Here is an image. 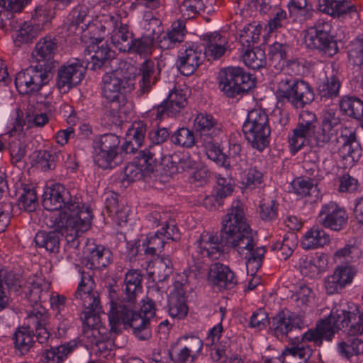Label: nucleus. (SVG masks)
Returning <instances> with one entry per match:
<instances>
[{
  "instance_id": "38",
  "label": "nucleus",
  "mask_w": 363,
  "mask_h": 363,
  "mask_svg": "<svg viewBox=\"0 0 363 363\" xmlns=\"http://www.w3.org/2000/svg\"><path fill=\"white\" fill-rule=\"evenodd\" d=\"M177 289L171 293L169 299V313L173 318H182L187 314L188 308L186 305L185 291L182 288Z\"/></svg>"
},
{
  "instance_id": "2",
  "label": "nucleus",
  "mask_w": 363,
  "mask_h": 363,
  "mask_svg": "<svg viewBox=\"0 0 363 363\" xmlns=\"http://www.w3.org/2000/svg\"><path fill=\"white\" fill-rule=\"evenodd\" d=\"M134 89V84L121 69L106 72L101 79V96L111 104L110 113L116 118L115 123H121L131 113L133 106L127 95Z\"/></svg>"
},
{
  "instance_id": "43",
  "label": "nucleus",
  "mask_w": 363,
  "mask_h": 363,
  "mask_svg": "<svg viewBox=\"0 0 363 363\" xmlns=\"http://www.w3.org/2000/svg\"><path fill=\"white\" fill-rule=\"evenodd\" d=\"M340 108L344 114L353 118L360 119L363 116V101L357 97H342Z\"/></svg>"
},
{
  "instance_id": "1",
  "label": "nucleus",
  "mask_w": 363,
  "mask_h": 363,
  "mask_svg": "<svg viewBox=\"0 0 363 363\" xmlns=\"http://www.w3.org/2000/svg\"><path fill=\"white\" fill-rule=\"evenodd\" d=\"M43 207L52 213L46 224L65 234L66 250L79 255V234L91 226L92 212L89 207L79 202L69 191L59 183L47 186L43 194Z\"/></svg>"
},
{
  "instance_id": "61",
  "label": "nucleus",
  "mask_w": 363,
  "mask_h": 363,
  "mask_svg": "<svg viewBox=\"0 0 363 363\" xmlns=\"http://www.w3.org/2000/svg\"><path fill=\"white\" fill-rule=\"evenodd\" d=\"M265 250L263 247H257L255 251L247 257H243L246 259V267L248 272L255 274L262 265V258Z\"/></svg>"
},
{
  "instance_id": "60",
  "label": "nucleus",
  "mask_w": 363,
  "mask_h": 363,
  "mask_svg": "<svg viewBox=\"0 0 363 363\" xmlns=\"http://www.w3.org/2000/svg\"><path fill=\"white\" fill-rule=\"evenodd\" d=\"M292 191L296 195L304 197L310 194L314 188L313 182L309 178L298 177L291 183Z\"/></svg>"
},
{
  "instance_id": "62",
  "label": "nucleus",
  "mask_w": 363,
  "mask_h": 363,
  "mask_svg": "<svg viewBox=\"0 0 363 363\" xmlns=\"http://www.w3.org/2000/svg\"><path fill=\"white\" fill-rule=\"evenodd\" d=\"M204 147L209 159L223 166L225 165L227 157L222 152L219 145L214 143L212 140H209L205 143Z\"/></svg>"
},
{
  "instance_id": "34",
  "label": "nucleus",
  "mask_w": 363,
  "mask_h": 363,
  "mask_svg": "<svg viewBox=\"0 0 363 363\" xmlns=\"http://www.w3.org/2000/svg\"><path fill=\"white\" fill-rule=\"evenodd\" d=\"M194 128L201 135L225 134L221 124L218 123L211 115L203 113H199L194 118Z\"/></svg>"
},
{
  "instance_id": "22",
  "label": "nucleus",
  "mask_w": 363,
  "mask_h": 363,
  "mask_svg": "<svg viewBox=\"0 0 363 363\" xmlns=\"http://www.w3.org/2000/svg\"><path fill=\"white\" fill-rule=\"evenodd\" d=\"M267 123L268 117L265 113L262 110H252L242 125L243 133L250 136H269L271 132Z\"/></svg>"
},
{
  "instance_id": "11",
  "label": "nucleus",
  "mask_w": 363,
  "mask_h": 363,
  "mask_svg": "<svg viewBox=\"0 0 363 363\" xmlns=\"http://www.w3.org/2000/svg\"><path fill=\"white\" fill-rule=\"evenodd\" d=\"M85 73L86 68L80 60L68 61L57 70L56 86L60 91L67 92L82 82Z\"/></svg>"
},
{
  "instance_id": "8",
  "label": "nucleus",
  "mask_w": 363,
  "mask_h": 363,
  "mask_svg": "<svg viewBox=\"0 0 363 363\" xmlns=\"http://www.w3.org/2000/svg\"><path fill=\"white\" fill-rule=\"evenodd\" d=\"M196 250L192 254V257L198 262L195 263L196 267L200 271L203 268L201 259H218L223 255L225 245V237L220 234L203 231L197 240Z\"/></svg>"
},
{
  "instance_id": "7",
  "label": "nucleus",
  "mask_w": 363,
  "mask_h": 363,
  "mask_svg": "<svg viewBox=\"0 0 363 363\" xmlns=\"http://www.w3.org/2000/svg\"><path fill=\"white\" fill-rule=\"evenodd\" d=\"M252 76L238 67H228L218 74V88L228 97H234L254 86Z\"/></svg>"
},
{
  "instance_id": "14",
  "label": "nucleus",
  "mask_w": 363,
  "mask_h": 363,
  "mask_svg": "<svg viewBox=\"0 0 363 363\" xmlns=\"http://www.w3.org/2000/svg\"><path fill=\"white\" fill-rule=\"evenodd\" d=\"M269 329L279 340H284L288 334L295 329H300L303 325L301 316L296 314L279 312L269 321Z\"/></svg>"
},
{
  "instance_id": "44",
  "label": "nucleus",
  "mask_w": 363,
  "mask_h": 363,
  "mask_svg": "<svg viewBox=\"0 0 363 363\" xmlns=\"http://www.w3.org/2000/svg\"><path fill=\"white\" fill-rule=\"evenodd\" d=\"M338 351L347 359L353 355L363 354V340L358 337L347 336L345 340L338 344Z\"/></svg>"
},
{
  "instance_id": "64",
  "label": "nucleus",
  "mask_w": 363,
  "mask_h": 363,
  "mask_svg": "<svg viewBox=\"0 0 363 363\" xmlns=\"http://www.w3.org/2000/svg\"><path fill=\"white\" fill-rule=\"evenodd\" d=\"M259 215L264 220H272L277 216L278 203L276 201L272 200L263 202L260 204Z\"/></svg>"
},
{
  "instance_id": "21",
  "label": "nucleus",
  "mask_w": 363,
  "mask_h": 363,
  "mask_svg": "<svg viewBox=\"0 0 363 363\" xmlns=\"http://www.w3.org/2000/svg\"><path fill=\"white\" fill-rule=\"evenodd\" d=\"M95 284L89 273L82 272L81 273V281L79 283L77 290L74 293L77 300L82 301L84 308H98L100 304L99 295L94 290Z\"/></svg>"
},
{
  "instance_id": "54",
  "label": "nucleus",
  "mask_w": 363,
  "mask_h": 363,
  "mask_svg": "<svg viewBox=\"0 0 363 363\" xmlns=\"http://www.w3.org/2000/svg\"><path fill=\"white\" fill-rule=\"evenodd\" d=\"M203 9L201 0H184L179 7V11L184 19L196 17Z\"/></svg>"
},
{
  "instance_id": "37",
  "label": "nucleus",
  "mask_w": 363,
  "mask_h": 363,
  "mask_svg": "<svg viewBox=\"0 0 363 363\" xmlns=\"http://www.w3.org/2000/svg\"><path fill=\"white\" fill-rule=\"evenodd\" d=\"M149 275L154 281H163L172 273V259L167 256L159 257L149 265Z\"/></svg>"
},
{
  "instance_id": "13",
  "label": "nucleus",
  "mask_w": 363,
  "mask_h": 363,
  "mask_svg": "<svg viewBox=\"0 0 363 363\" xmlns=\"http://www.w3.org/2000/svg\"><path fill=\"white\" fill-rule=\"evenodd\" d=\"M119 143L117 139L111 143L108 140V138H101L95 148L94 163L104 169L116 167L120 162Z\"/></svg>"
},
{
  "instance_id": "28",
  "label": "nucleus",
  "mask_w": 363,
  "mask_h": 363,
  "mask_svg": "<svg viewBox=\"0 0 363 363\" xmlns=\"http://www.w3.org/2000/svg\"><path fill=\"white\" fill-rule=\"evenodd\" d=\"M318 8L332 16H340L347 13L352 17L358 16L356 6L347 0H318Z\"/></svg>"
},
{
  "instance_id": "19",
  "label": "nucleus",
  "mask_w": 363,
  "mask_h": 363,
  "mask_svg": "<svg viewBox=\"0 0 363 363\" xmlns=\"http://www.w3.org/2000/svg\"><path fill=\"white\" fill-rule=\"evenodd\" d=\"M304 39L308 48L319 50L328 56H333L337 52L335 41L326 31L311 28L307 30Z\"/></svg>"
},
{
  "instance_id": "52",
  "label": "nucleus",
  "mask_w": 363,
  "mask_h": 363,
  "mask_svg": "<svg viewBox=\"0 0 363 363\" xmlns=\"http://www.w3.org/2000/svg\"><path fill=\"white\" fill-rule=\"evenodd\" d=\"M101 308V304H99L98 308H96V310L94 308H84L80 317L83 328H99L104 327L101 324L99 315Z\"/></svg>"
},
{
  "instance_id": "32",
  "label": "nucleus",
  "mask_w": 363,
  "mask_h": 363,
  "mask_svg": "<svg viewBox=\"0 0 363 363\" xmlns=\"http://www.w3.org/2000/svg\"><path fill=\"white\" fill-rule=\"evenodd\" d=\"M86 51L89 55H91L90 62L94 69L101 68L104 62L113 56V52L101 39L96 38L92 40Z\"/></svg>"
},
{
  "instance_id": "59",
  "label": "nucleus",
  "mask_w": 363,
  "mask_h": 363,
  "mask_svg": "<svg viewBox=\"0 0 363 363\" xmlns=\"http://www.w3.org/2000/svg\"><path fill=\"white\" fill-rule=\"evenodd\" d=\"M52 17L53 11L50 7H48L47 6L37 7L33 15L34 24L40 30L50 21Z\"/></svg>"
},
{
  "instance_id": "20",
  "label": "nucleus",
  "mask_w": 363,
  "mask_h": 363,
  "mask_svg": "<svg viewBox=\"0 0 363 363\" xmlns=\"http://www.w3.org/2000/svg\"><path fill=\"white\" fill-rule=\"evenodd\" d=\"M204 53L202 48L196 43H186L179 50V68L184 75L192 74L200 65Z\"/></svg>"
},
{
  "instance_id": "17",
  "label": "nucleus",
  "mask_w": 363,
  "mask_h": 363,
  "mask_svg": "<svg viewBox=\"0 0 363 363\" xmlns=\"http://www.w3.org/2000/svg\"><path fill=\"white\" fill-rule=\"evenodd\" d=\"M207 280L219 290L231 289L238 284L235 274L228 266L220 262H215L210 265Z\"/></svg>"
},
{
  "instance_id": "40",
  "label": "nucleus",
  "mask_w": 363,
  "mask_h": 363,
  "mask_svg": "<svg viewBox=\"0 0 363 363\" xmlns=\"http://www.w3.org/2000/svg\"><path fill=\"white\" fill-rule=\"evenodd\" d=\"M139 77L140 91L147 93L157 81L155 63L152 60H146L142 64Z\"/></svg>"
},
{
  "instance_id": "16",
  "label": "nucleus",
  "mask_w": 363,
  "mask_h": 363,
  "mask_svg": "<svg viewBox=\"0 0 363 363\" xmlns=\"http://www.w3.org/2000/svg\"><path fill=\"white\" fill-rule=\"evenodd\" d=\"M141 154L142 158L138 162L129 163L124 168V179L138 181L154 172L157 164L156 160L153 158L154 154L150 151H143Z\"/></svg>"
},
{
  "instance_id": "58",
  "label": "nucleus",
  "mask_w": 363,
  "mask_h": 363,
  "mask_svg": "<svg viewBox=\"0 0 363 363\" xmlns=\"http://www.w3.org/2000/svg\"><path fill=\"white\" fill-rule=\"evenodd\" d=\"M154 45V36L143 35L140 38L133 40L130 52L140 55H150Z\"/></svg>"
},
{
  "instance_id": "9",
  "label": "nucleus",
  "mask_w": 363,
  "mask_h": 363,
  "mask_svg": "<svg viewBox=\"0 0 363 363\" xmlns=\"http://www.w3.org/2000/svg\"><path fill=\"white\" fill-rule=\"evenodd\" d=\"M4 272L6 274L4 276V283L10 290L24 294L31 306L37 304L40 301L43 290L40 278L30 277L26 281L13 272H8L6 269Z\"/></svg>"
},
{
  "instance_id": "5",
  "label": "nucleus",
  "mask_w": 363,
  "mask_h": 363,
  "mask_svg": "<svg viewBox=\"0 0 363 363\" xmlns=\"http://www.w3.org/2000/svg\"><path fill=\"white\" fill-rule=\"evenodd\" d=\"M143 275L138 270L131 269L126 272L124 278L123 291L124 296H120L118 286L108 287V299L111 309L108 315L126 308L128 312L136 304V296L142 291Z\"/></svg>"
},
{
  "instance_id": "63",
  "label": "nucleus",
  "mask_w": 363,
  "mask_h": 363,
  "mask_svg": "<svg viewBox=\"0 0 363 363\" xmlns=\"http://www.w3.org/2000/svg\"><path fill=\"white\" fill-rule=\"evenodd\" d=\"M165 244L164 238L160 235L159 231H157L154 235L147 238V247L145 253L151 255L160 252L164 248Z\"/></svg>"
},
{
  "instance_id": "56",
  "label": "nucleus",
  "mask_w": 363,
  "mask_h": 363,
  "mask_svg": "<svg viewBox=\"0 0 363 363\" xmlns=\"http://www.w3.org/2000/svg\"><path fill=\"white\" fill-rule=\"evenodd\" d=\"M26 144L21 140L20 138H15L9 143V151L11 155V162L18 167L22 162L26 154Z\"/></svg>"
},
{
  "instance_id": "10",
  "label": "nucleus",
  "mask_w": 363,
  "mask_h": 363,
  "mask_svg": "<svg viewBox=\"0 0 363 363\" xmlns=\"http://www.w3.org/2000/svg\"><path fill=\"white\" fill-rule=\"evenodd\" d=\"M50 78V72L45 69L31 66L17 74L15 85L19 94H29L39 91Z\"/></svg>"
},
{
  "instance_id": "45",
  "label": "nucleus",
  "mask_w": 363,
  "mask_h": 363,
  "mask_svg": "<svg viewBox=\"0 0 363 363\" xmlns=\"http://www.w3.org/2000/svg\"><path fill=\"white\" fill-rule=\"evenodd\" d=\"M33 335L29 325L18 328L13 334L15 347L22 354L27 353L34 345Z\"/></svg>"
},
{
  "instance_id": "35",
  "label": "nucleus",
  "mask_w": 363,
  "mask_h": 363,
  "mask_svg": "<svg viewBox=\"0 0 363 363\" xmlns=\"http://www.w3.org/2000/svg\"><path fill=\"white\" fill-rule=\"evenodd\" d=\"M77 347L78 342L76 340H70L57 347L45 350L42 354V360L44 363H62Z\"/></svg>"
},
{
  "instance_id": "36",
  "label": "nucleus",
  "mask_w": 363,
  "mask_h": 363,
  "mask_svg": "<svg viewBox=\"0 0 363 363\" xmlns=\"http://www.w3.org/2000/svg\"><path fill=\"white\" fill-rule=\"evenodd\" d=\"M330 235L318 226H313L306 233L301 240L303 249H315L323 247L330 242Z\"/></svg>"
},
{
  "instance_id": "26",
  "label": "nucleus",
  "mask_w": 363,
  "mask_h": 363,
  "mask_svg": "<svg viewBox=\"0 0 363 363\" xmlns=\"http://www.w3.org/2000/svg\"><path fill=\"white\" fill-rule=\"evenodd\" d=\"M49 315L44 308L40 311L33 308L28 315L27 323L32 333L35 330L37 340L40 343H45L50 337L47 327Z\"/></svg>"
},
{
  "instance_id": "57",
  "label": "nucleus",
  "mask_w": 363,
  "mask_h": 363,
  "mask_svg": "<svg viewBox=\"0 0 363 363\" xmlns=\"http://www.w3.org/2000/svg\"><path fill=\"white\" fill-rule=\"evenodd\" d=\"M196 162L194 161L189 156H184L182 158L179 159L177 157H171V162L169 166L167 165L169 173L174 174L181 173L191 169H194L196 165Z\"/></svg>"
},
{
  "instance_id": "3",
  "label": "nucleus",
  "mask_w": 363,
  "mask_h": 363,
  "mask_svg": "<svg viewBox=\"0 0 363 363\" xmlns=\"http://www.w3.org/2000/svg\"><path fill=\"white\" fill-rule=\"evenodd\" d=\"M156 302L147 297L143 300L139 312L135 311V304L130 312L126 308L108 315L111 330L120 333L121 325L130 326L133 335L140 340H147L152 337L151 321L155 316Z\"/></svg>"
},
{
  "instance_id": "39",
  "label": "nucleus",
  "mask_w": 363,
  "mask_h": 363,
  "mask_svg": "<svg viewBox=\"0 0 363 363\" xmlns=\"http://www.w3.org/2000/svg\"><path fill=\"white\" fill-rule=\"evenodd\" d=\"M109 325H111L109 323ZM111 327V325H110ZM111 332L117 334L110 328V330L105 327L99 328H83L82 335V341L86 347H92L98 345L99 343L105 342L111 338Z\"/></svg>"
},
{
  "instance_id": "31",
  "label": "nucleus",
  "mask_w": 363,
  "mask_h": 363,
  "mask_svg": "<svg viewBox=\"0 0 363 363\" xmlns=\"http://www.w3.org/2000/svg\"><path fill=\"white\" fill-rule=\"evenodd\" d=\"M186 104V95L182 89H175L168 96L165 105L157 108V118L160 119L165 112L168 116L179 113Z\"/></svg>"
},
{
  "instance_id": "50",
  "label": "nucleus",
  "mask_w": 363,
  "mask_h": 363,
  "mask_svg": "<svg viewBox=\"0 0 363 363\" xmlns=\"http://www.w3.org/2000/svg\"><path fill=\"white\" fill-rule=\"evenodd\" d=\"M40 30L35 24L24 23L16 31L14 36L15 44L17 46H20L22 43H27L31 41L38 35Z\"/></svg>"
},
{
  "instance_id": "42",
  "label": "nucleus",
  "mask_w": 363,
  "mask_h": 363,
  "mask_svg": "<svg viewBox=\"0 0 363 363\" xmlns=\"http://www.w3.org/2000/svg\"><path fill=\"white\" fill-rule=\"evenodd\" d=\"M35 245L45 248L50 253H57L60 249V238L55 231H39L35 237Z\"/></svg>"
},
{
  "instance_id": "53",
  "label": "nucleus",
  "mask_w": 363,
  "mask_h": 363,
  "mask_svg": "<svg viewBox=\"0 0 363 363\" xmlns=\"http://www.w3.org/2000/svg\"><path fill=\"white\" fill-rule=\"evenodd\" d=\"M340 88L339 79L336 77L332 76L319 84L318 92L322 98L330 99L338 95Z\"/></svg>"
},
{
  "instance_id": "49",
  "label": "nucleus",
  "mask_w": 363,
  "mask_h": 363,
  "mask_svg": "<svg viewBox=\"0 0 363 363\" xmlns=\"http://www.w3.org/2000/svg\"><path fill=\"white\" fill-rule=\"evenodd\" d=\"M243 61L247 67L253 69H259L265 65V53L263 50L259 48L246 50L243 55Z\"/></svg>"
},
{
  "instance_id": "27",
  "label": "nucleus",
  "mask_w": 363,
  "mask_h": 363,
  "mask_svg": "<svg viewBox=\"0 0 363 363\" xmlns=\"http://www.w3.org/2000/svg\"><path fill=\"white\" fill-rule=\"evenodd\" d=\"M203 40L206 42L204 55L212 60L219 59L229 49L228 38L219 33L206 34Z\"/></svg>"
},
{
  "instance_id": "48",
  "label": "nucleus",
  "mask_w": 363,
  "mask_h": 363,
  "mask_svg": "<svg viewBox=\"0 0 363 363\" xmlns=\"http://www.w3.org/2000/svg\"><path fill=\"white\" fill-rule=\"evenodd\" d=\"M112 43L121 52H130L133 43L132 33L126 26H121L111 38Z\"/></svg>"
},
{
  "instance_id": "6",
  "label": "nucleus",
  "mask_w": 363,
  "mask_h": 363,
  "mask_svg": "<svg viewBox=\"0 0 363 363\" xmlns=\"http://www.w3.org/2000/svg\"><path fill=\"white\" fill-rule=\"evenodd\" d=\"M277 96L285 99L295 108H303L314 99V94L309 84L303 81L292 77L281 79L276 90Z\"/></svg>"
},
{
  "instance_id": "55",
  "label": "nucleus",
  "mask_w": 363,
  "mask_h": 363,
  "mask_svg": "<svg viewBox=\"0 0 363 363\" xmlns=\"http://www.w3.org/2000/svg\"><path fill=\"white\" fill-rule=\"evenodd\" d=\"M38 205L36 193L34 189H23L18 200V206L20 209L28 212H33Z\"/></svg>"
},
{
  "instance_id": "47",
  "label": "nucleus",
  "mask_w": 363,
  "mask_h": 363,
  "mask_svg": "<svg viewBox=\"0 0 363 363\" xmlns=\"http://www.w3.org/2000/svg\"><path fill=\"white\" fill-rule=\"evenodd\" d=\"M362 251L354 243H347L345 247L337 250L333 255L335 262H353L361 257Z\"/></svg>"
},
{
  "instance_id": "29",
  "label": "nucleus",
  "mask_w": 363,
  "mask_h": 363,
  "mask_svg": "<svg viewBox=\"0 0 363 363\" xmlns=\"http://www.w3.org/2000/svg\"><path fill=\"white\" fill-rule=\"evenodd\" d=\"M86 266L89 269L106 267L112 259L111 252L101 245H89L86 249Z\"/></svg>"
},
{
  "instance_id": "24",
  "label": "nucleus",
  "mask_w": 363,
  "mask_h": 363,
  "mask_svg": "<svg viewBox=\"0 0 363 363\" xmlns=\"http://www.w3.org/2000/svg\"><path fill=\"white\" fill-rule=\"evenodd\" d=\"M225 245L233 248L240 256L247 257L255 251V233L251 228H248L235 235H228L225 239Z\"/></svg>"
},
{
  "instance_id": "33",
  "label": "nucleus",
  "mask_w": 363,
  "mask_h": 363,
  "mask_svg": "<svg viewBox=\"0 0 363 363\" xmlns=\"http://www.w3.org/2000/svg\"><path fill=\"white\" fill-rule=\"evenodd\" d=\"M300 342H292L289 347H285L279 359L282 363H307L310 357L309 347H305Z\"/></svg>"
},
{
  "instance_id": "30",
  "label": "nucleus",
  "mask_w": 363,
  "mask_h": 363,
  "mask_svg": "<svg viewBox=\"0 0 363 363\" xmlns=\"http://www.w3.org/2000/svg\"><path fill=\"white\" fill-rule=\"evenodd\" d=\"M56 48V43L50 37H45L41 39L36 44L35 49L33 52V57L38 63L37 66L48 70L53 58Z\"/></svg>"
},
{
  "instance_id": "51",
  "label": "nucleus",
  "mask_w": 363,
  "mask_h": 363,
  "mask_svg": "<svg viewBox=\"0 0 363 363\" xmlns=\"http://www.w3.org/2000/svg\"><path fill=\"white\" fill-rule=\"evenodd\" d=\"M348 59L353 65L363 67V33L351 43L348 50Z\"/></svg>"
},
{
  "instance_id": "46",
  "label": "nucleus",
  "mask_w": 363,
  "mask_h": 363,
  "mask_svg": "<svg viewBox=\"0 0 363 363\" xmlns=\"http://www.w3.org/2000/svg\"><path fill=\"white\" fill-rule=\"evenodd\" d=\"M262 26L257 22L245 25L240 30V41L244 47L250 48L257 43L260 37Z\"/></svg>"
},
{
  "instance_id": "25",
  "label": "nucleus",
  "mask_w": 363,
  "mask_h": 363,
  "mask_svg": "<svg viewBox=\"0 0 363 363\" xmlns=\"http://www.w3.org/2000/svg\"><path fill=\"white\" fill-rule=\"evenodd\" d=\"M182 348L177 354L174 363H194L201 353L202 340L196 336H184L180 339Z\"/></svg>"
},
{
  "instance_id": "15",
  "label": "nucleus",
  "mask_w": 363,
  "mask_h": 363,
  "mask_svg": "<svg viewBox=\"0 0 363 363\" xmlns=\"http://www.w3.org/2000/svg\"><path fill=\"white\" fill-rule=\"evenodd\" d=\"M248 228L250 227L246 222L242 205L240 201L234 202L223 219L221 234L226 239L228 235H235Z\"/></svg>"
},
{
  "instance_id": "12",
  "label": "nucleus",
  "mask_w": 363,
  "mask_h": 363,
  "mask_svg": "<svg viewBox=\"0 0 363 363\" xmlns=\"http://www.w3.org/2000/svg\"><path fill=\"white\" fill-rule=\"evenodd\" d=\"M317 220L321 226L340 231L347 225L348 215L345 208L335 202L330 201L322 206Z\"/></svg>"
},
{
  "instance_id": "41",
  "label": "nucleus",
  "mask_w": 363,
  "mask_h": 363,
  "mask_svg": "<svg viewBox=\"0 0 363 363\" xmlns=\"http://www.w3.org/2000/svg\"><path fill=\"white\" fill-rule=\"evenodd\" d=\"M106 208L108 216L116 218L119 225L121 222H127L128 207L119 203L118 195L115 193L106 194Z\"/></svg>"
},
{
  "instance_id": "4",
  "label": "nucleus",
  "mask_w": 363,
  "mask_h": 363,
  "mask_svg": "<svg viewBox=\"0 0 363 363\" xmlns=\"http://www.w3.org/2000/svg\"><path fill=\"white\" fill-rule=\"evenodd\" d=\"M352 319L354 320L355 315L350 311H333L328 318L318 321L315 328L306 332L301 337V341L313 342L315 345L320 346L324 340L331 341L336 333L348 327Z\"/></svg>"
},
{
  "instance_id": "18",
  "label": "nucleus",
  "mask_w": 363,
  "mask_h": 363,
  "mask_svg": "<svg viewBox=\"0 0 363 363\" xmlns=\"http://www.w3.org/2000/svg\"><path fill=\"white\" fill-rule=\"evenodd\" d=\"M94 7L86 4L76 6L67 16L68 29L76 34L84 32L93 23Z\"/></svg>"
},
{
  "instance_id": "23",
  "label": "nucleus",
  "mask_w": 363,
  "mask_h": 363,
  "mask_svg": "<svg viewBox=\"0 0 363 363\" xmlns=\"http://www.w3.org/2000/svg\"><path fill=\"white\" fill-rule=\"evenodd\" d=\"M356 269L352 266L337 267L333 274L325 279V288L327 294L338 293L347 284L352 281Z\"/></svg>"
}]
</instances>
